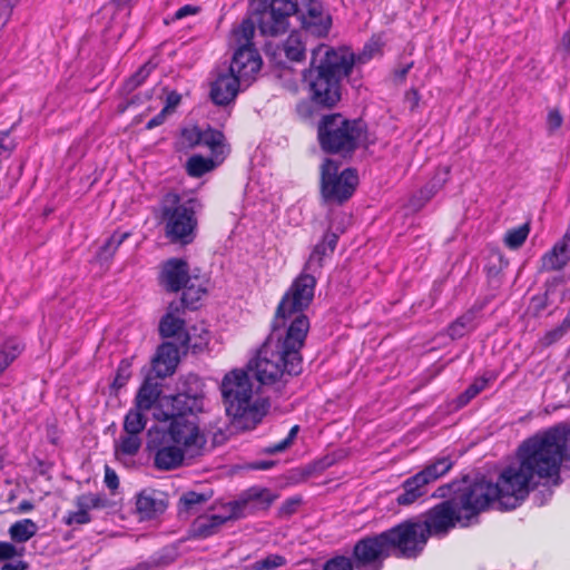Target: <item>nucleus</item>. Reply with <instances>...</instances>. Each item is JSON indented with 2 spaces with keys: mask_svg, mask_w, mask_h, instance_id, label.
<instances>
[{
  "mask_svg": "<svg viewBox=\"0 0 570 570\" xmlns=\"http://www.w3.org/2000/svg\"><path fill=\"white\" fill-rule=\"evenodd\" d=\"M105 483L110 490H116L119 485L118 475L109 466L105 469Z\"/></svg>",
  "mask_w": 570,
  "mask_h": 570,
  "instance_id": "obj_57",
  "label": "nucleus"
},
{
  "mask_svg": "<svg viewBox=\"0 0 570 570\" xmlns=\"http://www.w3.org/2000/svg\"><path fill=\"white\" fill-rule=\"evenodd\" d=\"M353 554L356 570H381L383 560L391 554V551L382 532L358 541L354 547Z\"/></svg>",
  "mask_w": 570,
  "mask_h": 570,
  "instance_id": "obj_13",
  "label": "nucleus"
},
{
  "mask_svg": "<svg viewBox=\"0 0 570 570\" xmlns=\"http://www.w3.org/2000/svg\"><path fill=\"white\" fill-rule=\"evenodd\" d=\"M154 69V66H151L149 62L145 63L142 67L139 68V70L128 80L127 87L129 89H134L138 86H140L146 78L150 75L151 70Z\"/></svg>",
  "mask_w": 570,
  "mask_h": 570,
  "instance_id": "obj_49",
  "label": "nucleus"
},
{
  "mask_svg": "<svg viewBox=\"0 0 570 570\" xmlns=\"http://www.w3.org/2000/svg\"><path fill=\"white\" fill-rule=\"evenodd\" d=\"M412 68V63H407L406 66L396 69L394 72L395 79L402 81L406 77L409 70Z\"/></svg>",
  "mask_w": 570,
  "mask_h": 570,
  "instance_id": "obj_62",
  "label": "nucleus"
},
{
  "mask_svg": "<svg viewBox=\"0 0 570 570\" xmlns=\"http://www.w3.org/2000/svg\"><path fill=\"white\" fill-rule=\"evenodd\" d=\"M402 489L403 492L396 499L400 505L412 504L428 493V484L423 482L417 473L406 479L402 484Z\"/></svg>",
  "mask_w": 570,
  "mask_h": 570,
  "instance_id": "obj_27",
  "label": "nucleus"
},
{
  "mask_svg": "<svg viewBox=\"0 0 570 570\" xmlns=\"http://www.w3.org/2000/svg\"><path fill=\"white\" fill-rule=\"evenodd\" d=\"M529 235L528 225L519 226L518 228L508 230L504 236V244L511 248L517 249L523 245Z\"/></svg>",
  "mask_w": 570,
  "mask_h": 570,
  "instance_id": "obj_39",
  "label": "nucleus"
},
{
  "mask_svg": "<svg viewBox=\"0 0 570 570\" xmlns=\"http://www.w3.org/2000/svg\"><path fill=\"white\" fill-rule=\"evenodd\" d=\"M203 399L198 395L178 393L173 396H164L159 403V412L155 414L158 421H171L177 417H196L200 411Z\"/></svg>",
  "mask_w": 570,
  "mask_h": 570,
  "instance_id": "obj_14",
  "label": "nucleus"
},
{
  "mask_svg": "<svg viewBox=\"0 0 570 570\" xmlns=\"http://www.w3.org/2000/svg\"><path fill=\"white\" fill-rule=\"evenodd\" d=\"M198 7H195V6H190V4H187V6H184L181 8H179L176 13H175V18L176 19H183L189 14H196L198 12Z\"/></svg>",
  "mask_w": 570,
  "mask_h": 570,
  "instance_id": "obj_59",
  "label": "nucleus"
},
{
  "mask_svg": "<svg viewBox=\"0 0 570 570\" xmlns=\"http://www.w3.org/2000/svg\"><path fill=\"white\" fill-rule=\"evenodd\" d=\"M323 570H353V562L347 557L337 556L327 560Z\"/></svg>",
  "mask_w": 570,
  "mask_h": 570,
  "instance_id": "obj_47",
  "label": "nucleus"
},
{
  "mask_svg": "<svg viewBox=\"0 0 570 570\" xmlns=\"http://www.w3.org/2000/svg\"><path fill=\"white\" fill-rule=\"evenodd\" d=\"M167 508L161 493L153 489H145L136 495V512L140 520L156 519Z\"/></svg>",
  "mask_w": 570,
  "mask_h": 570,
  "instance_id": "obj_22",
  "label": "nucleus"
},
{
  "mask_svg": "<svg viewBox=\"0 0 570 570\" xmlns=\"http://www.w3.org/2000/svg\"><path fill=\"white\" fill-rule=\"evenodd\" d=\"M144 410H140L135 406V409L129 410V412L125 416L124 421V431L125 433H136L140 434L147 424V417L145 415Z\"/></svg>",
  "mask_w": 570,
  "mask_h": 570,
  "instance_id": "obj_34",
  "label": "nucleus"
},
{
  "mask_svg": "<svg viewBox=\"0 0 570 570\" xmlns=\"http://www.w3.org/2000/svg\"><path fill=\"white\" fill-rule=\"evenodd\" d=\"M563 118L558 109H550L547 116V129L550 135L554 134L562 125Z\"/></svg>",
  "mask_w": 570,
  "mask_h": 570,
  "instance_id": "obj_53",
  "label": "nucleus"
},
{
  "mask_svg": "<svg viewBox=\"0 0 570 570\" xmlns=\"http://www.w3.org/2000/svg\"><path fill=\"white\" fill-rule=\"evenodd\" d=\"M273 60L277 65H283L285 61L302 62L306 58V42L304 35L299 31H293L286 38V40L277 46L276 49L271 53Z\"/></svg>",
  "mask_w": 570,
  "mask_h": 570,
  "instance_id": "obj_19",
  "label": "nucleus"
},
{
  "mask_svg": "<svg viewBox=\"0 0 570 570\" xmlns=\"http://www.w3.org/2000/svg\"><path fill=\"white\" fill-rule=\"evenodd\" d=\"M16 148L14 140L10 137L8 130L0 132V163L8 159Z\"/></svg>",
  "mask_w": 570,
  "mask_h": 570,
  "instance_id": "obj_46",
  "label": "nucleus"
},
{
  "mask_svg": "<svg viewBox=\"0 0 570 570\" xmlns=\"http://www.w3.org/2000/svg\"><path fill=\"white\" fill-rule=\"evenodd\" d=\"M569 326H566V324L562 322L560 326H558L554 330H551L544 335V344L551 345L554 342L559 341L569 330Z\"/></svg>",
  "mask_w": 570,
  "mask_h": 570,
  "instance_id": "obj_55",
  "label": "nucleus"
},
{
  "mask_svg": "<svg viewBox=\"0 0 570 570\" xmlns=\"http://www.w3.org/2000/svg\"><path fill=\"white\" fill-rule=\"evenodd\" d=\"M488 384V380L484 377H479L473 381V383L465 390L463 394L459 397L460 405H465L473 397H475L481 391L485 389Z\"/></svg>",
  "mask_w": 570,
  "mask_h": 570,
  "instance_id": "obj_42",
  "label": "nucleus"
},
{
  "mask_svg": "<svg viewBox=\"0 0 570 570\" xmlns=\"http://www.w3.org/2000/svg\"><path fill=\"white\" fill-rule=\"evenodd\" d=\"M159 390L156 384L145 381L136 396V407L149 411L159 397Z\"/></svg>",
  "mask_w": 570,
  "mask_h": 570,
  "instance_id": "obj_32",
  "label": "nucleus"
},
{
  "mask_svg": "<svg viewBox=\"0 0 570 570\" xmlns=\"http://www.w3.org/2000/svg\"><path fill=\"white\" fill-rule=\"evenodd\" d=\"M38 525L31 519H22L12 523L8 530L11 540L16 543H24L36 535Z\"/></svg>",
  "mask_w": 570,
  "mask_h": 570,
  "instance_id": "obj_31",
  "label": "nucleus"
},
{
  "mask_svg": "<svg viewBox=\"0 0 570 570\" xmlns=\"http://www.w3.org/2000/svg\"><path fill=\"white\" fill-rule=\"evenodd\" d=\"M340 163L326 158L321 165V194L325 202L342 204L354 193L358 177L355 170H340Z\"/></svg>",
  "mask_w": 570,
  "mask_h": 570,
  "instance_id": "obj_10",
  "label": "nucleus"
},
{
  "mask_svg": "<svg viewBox=\"0 0 570 570\" xmlns=\"http://www.w3.org/2000/svg\"><path fill=\"white\" fill-rule=\"evenodd\" d=\"M207 436L197 417H177L150 433L148 446L158 470H175L204 454Z\"/></svg>",
  "mask_w": 570,
  "mask_h": 570,
  "instance_id": "obj_4",
  "label": "nucleus"
},
{
  "mask_svg": "<svg viewBox=\"0 0 570 570\" xmlns=\"http://www.w3.org/2000/svg\"><path fill=\"white\" fill-rule=\"evenodd\" d=\"M19 1L17 0H0V26L4 27L10 20L13 9Z\"/></svg>",
  "mask_w": 570,
  "mask_h": 570,
  "instance_id": "obj_52",
  "label": "nucleus"
},
{
  "mask_svg": "<svg viewBox=\"0 0 570 570\" xmlns=\"http://www.w3.org/2000/svg\"><path fill=\"white\" fill-rule=\"evenodd\" d=\"M28 564L22 560L14 562H7L1 567V570H27Z\"/></svg>",
  "mask_w": 570,
  "mask_h": 570,
  "instance_id": "obj_61",
  "label": "nucleus"
},
{
  "mask_svg": "<svg viewBox=\"0 0 570 570\" xmlns=\"http://www.w3.org/2000/svg\"><path fill=\"white\" fill-rule=\"evenodd\" d=\"M160 281L168 291L178 292L191 282L187 263L178 258L169 259L164 265Z\"/></svg>",
  "mask_w": 570,
  "mask_h": 570,
  "instance_id": "obj_21",
  "label": "nucleus"
},
{
  "mask_svg": "<svg viewBox=\"0 0 570 570\" xmlns=\"http://www.w3.org/2000/svg\"><path fill=\"white\" fill-rule=\"evenodd\" d=\"M178 363V350L171 343H164L158 347L153 360L154 370L159 377L170 375Z\"/></svg>",
  "mask_w": 570,
  "mask_h": 570,
  "instance_id": "obj_24",
  "label": "nucleus"
},
{
  "mask_svg": "<svg viewBox=\"0 0 570 570\" xmlns=\"http://www.w3.org/2000/svg\"><path fill=\"white\" fill-rule=\"evenodd\" d=\"M24 548H17L13 543L0 541V561L22 557Z\"/></svg>",
  "mask_w": 570,
  "mask_h": 570,
  "instance_id": "obj_48",
  "label": "nucleus"
},
{
  "mask_svg": "<svg viewBox=\"0 0 570 570\" xmlns=\"http://www.w3.org/2000/svg\"><path fill=\"white\" fill-rule=\"evenodd\" d=\"M453 464L451 456H441L429 462L417 474L429 485L445 475Z\"/></svg>",
  "mask_w": 570,
  "mask_h": 570,
  "instance_id": "obj_28",
  "label": "nucleus"
},
{
  "mask_svg": "<svg viewBox=\"0 0 570 570\" xmlns=\"http://www.w3.org/2000/svg\"><path fill=\"white\" fill-rule=\"evenodd\" d=\"M301 501L302 500L299 498H291V499L286 500L279 508V514L282 517L292 515L293 513L296 512L298 505L301 504Z\"/></svg>",
  "mask_w": 570,
  "mask_h": 570,
  "instance_id": "obj_56",
  "label": "nucleus"
},
{
  "mask_svg": "<svg viewBox=\"0 0 570 570\" xmlns=\"http://www.w3.org/2000/svg\"><path fill=\"white\" fill-rule=\"evenodd\" d=\"M276 495L266 488H250L238 500L227 503V509L237 514V519L258 510H266Z\"/></svg>",
  "mask_w": 570,
  "mask_h": 570,
  "instance_id": "obj_16",
  "label": "nucleus"
},
{
  "mask_svg": "<svg viewBox=\"0 0 570 570\" xmlns=\"http://www.w3.org/2000/svg\"><path fill=\"white\" fill-rule=\"evenodd\" d=\"M298 429H299L298 425H294L289 430V432L285 439H283L282 441H279L273 445H269L268 448L265 449V452L269 453V454H274V453L283 452L286 449H288L293 444L294 440L296 439Z\"/></svg>",
  "mask_w": 570,
  "mask_h": 570,
  "instance_id": "obj_43",
  "label": "nucleus"
},
{
  "mask_svg": "<svg viewBox=\"0 0 570 570\" xmlns=\"http://www.w3.org/2000/svg\"><path fill=\"white\" fill-rule=\"evenodd\" d=\"M570 235L566 234L541 257V271H561L570 261Z\"/></svg>",
  "mask_w": 570,
  "mask_h": 570,
  "instance_id": "obj_23",
  "label": "nucleus"
},
{
  "mask_svg": "<svg viewBox=\"0 0 570 570\" xmlns=\"http://www.w3.org/2000/svg\"><path fill=\"white\" fill-rule=\"evenodd\" d=\"M450 169L444 167L439 169L431 181L422 188L417 195L411 199V207L413 209H420L426 202H429L439 190L443 188L449 179Z\"/></svg>",
  "mask_w": 570,
  "mask_h": 570,
  "instance_id": "obj_25",
  "label": "nucleus"
},
{
  "mask_svg": "<svg viewBox=\"0 0 570 570\" xmlns=\"http://www.w3.org/2000/svg\"><path fill=\"white\" fill-rule=\"evenodd\" d=\"M187 173L193 177H200L214 168V161L203 156H193L186 164Z\"/></svg>",
  "mask_w": 570,
  "mask_h": 570,
  "instance_id": "obj_37",
  "label": "nucleus"
},
{
  "mask_svg": "<svg viewBox=\"0 0 570 570\" xmlns=\"http://www.w3.org/2000/svg\"><path fill=\"white\" fill-rule=\"evenodd\" d=\"M244 81L228 68L219 71L210 86V98L219 106H226L235 100Z\"/></svg>",
  "mask_w": 570,
  "mask_h": 570,
  "instance_id": "obj_17",
  "label": "nucleus"
},
{
  "mask_svg": "<svg viewBox=\"0 0 570 570\" xmlns=\"http://www.w3.org/2000/svg\"><path fill=\"white\" fill-rule=\"evenodd\" d=\"M129 235L130 234L128 232L114 233L108 238V240L101 246L100 256H102L105 258L111 257L116 253L118 247L129 237Z\"/></svg>",
  "mask_w": 570,
  "mask_h": 570,
  "instance_id": "obj_40",
  "label": "nucleus"
},
{
  "mask_svg": "<svg viewBox=\"0 0 570 570\" xmlns=\"http://www.w3.org/2000/svg\"><path fill=\"white\" fill-rule=\"evenodd\" d=\"M141 446V439L139 434L126 433L120 436L116 450L125 455H135Z\"/></svg>",
  "mask_w": 570,
  "mask_h": 570,
  "instance_id": "obj_38",
  "label": "nucleus"
},
{
  "mask_svg": "<svg viewBox=\"0 0 570 570\" xmlns=\"http://www.w3.org/2000/svg\"><path fill=\"white\" fill-rule=\"evenodd\" d=\"M383 533L391 553L404 558L417 557L428 541L424 527L420 522H404Z\"/></svg>",
  "mask_w": 570,
  "mask_h": 570,
  "instance_id": "obj_12",
  "label": "nucleus"
},
{
  "mask_svg": "<svg viewBox=\"0 0 570 570\" xmlns=\"http://www.w3.org/2000/svg\"><path fill=\"white\" fill-rule=\"evenodd\" d=\"M224 136L220 131L214 130L212 128H207L205 130L202 129V145L207 146L210 149L215 150L219 148L223 144Z\"/></svg>",
  "mask_w": 570,
  "mask_h": 570,
  "instance_id": "obj_44",
  "label": "nucleus"
},
{
  "mask_svg": "<svg viewBox=\"0 0 570 570\" xmlns=\"http://www.w3.org/2000/svg\"><path fill=\"white\" fill-rule=\"evenodd\" d=\"M181 138L190 147L202 145V129L196 126L185 128Z\"/></svg>",
  "mask_w": 570,
  "mask_h": 570,
  "instance_id": "obj_51",
  "label": "nucleus"
},
{
  "mask_svg": "<svg viewBox=\"0 0 570 570\" xmlns=\"http://www.w3.org/2000/svg\"><path fill=\"white\" fill-rule=\"evenodd\" d=\"M183 309L178 303L171 302L168 306L167 313L163 316L159 323V333L164 337L178 336L184 332L185 322L180 318Z\"/></svg>",
  "mask_w": 570,
  "mask_h": 570,
  "instance_id": "obj_26",
  "label": "nucleus"
},
{
  "mask_svg": "<svg viewBox=\"0 0 570 570\" xmlns=\"http://www.w3.org/2000/svg\"><path fill=\"white\" fill-rule=\"evenodd\" d=\"M405 102L409 105L411 110L415 109L420 102V95L417 90L411 89L405 95Z\"/></svg>",
  "mask_w": 570,
  "mask_h": 570,
  "instance_id": "obj_58",
  "label": "nucleus"
},
{
  "mask_svg": "<svg viewBox=\"0 0 570 570\" xmlns=\"http://www.w3.org/2000/svg\"><path fill=\"white\" fill-rule=\"evenodd\" d=\"M254 35L255 22L248 18L235 26L229 36V45L235 48V52L228 69L244 83L254 80L263 65L262 57L252 42Z\"/></svg>",
  "mask_w": 570,
  "mask_h": 570,
  "instance_id": "obj_8",
  "label": "nucleus"
},
{
  "mask_svg": "<svg viewBox=\"0 0 570 570\" xmlns=\"http://www.w3.org/2000/svg\"><path fill=\"white\" fill-rule=\"evenodd\" d=\"M23 345L14 337L0 335V375L20 355Z\"/></svg>",
  "mask_w": 570,
  "mask_h": 570,
  "instance_id": "obj_30",
  "label": "nucleus"
},
{
  "mask_svg": "<svg viewBox=\"0 0 570 570\" xmlns=\"http://www.w3.org/2000/svg\"><path fill=\"white\" fill-rule=\"evenodd\" d=\"M328 252L330 250L326 248L325 243L317 244L309 255V258L305 265V269L315 272L317 268H320L322 266L323 257L326 256Z\"/></svg>",
  "mask_w": 570,
  "mask_h": 570,
  "instance_id": "obj_41",
  "label": "nucleus"
},
{
  "mask_svg": "<svg viewBox=\"0 0 570 570\" xmlns=\"http://www.w3.org/2000/svg\"><path fill=\"white\" fill-rule=\"evenodd\" d=\"M364 136L363 124L340 114L324 116L318 125V140L326 153L351 155Z\"/></svg>",
  "mask_w": 570,
  "mask_h": 570,
  "instance_id": "obj_7",
  "label": "nucleus"
},
{
  "mask_svg": "<svg viewBox=\"0 0 570 570\" xmlns=\"http://www.w3.org/2000/svg\"><path fill=\"white\" fill-rule=\"evenodd\" d=\"M453 464L451 456H441L429 462L417 474L429 485L445 475Z\"/></svg>",
  "mask_w": 570,
  "mask_h": 570,
  "instance_id": "obj_29",
  "label": "nucleus"
},
{
  "mask_svg": "<svg viewBox=\"0 0 570 570\" xmlns=\"http://www.w3.org/2000/svg\"><path fill=\"white\" fill-rule=\"evenodd\" d=\"M286 564V559L279 554H271L259 561L261 569H275Z\"/></svg>",
  "mask_w": 570,
  "mask_h": 570,
  "instance_id": "obj_54",
  "label": "nucleus"
},
{
  "mask_svg": "<svg viewBox=\"0 0 570 570\" xmlns=\"http://www.w3.org/2000/svg\"><path fill=\"white\" fill-rule=\"evenodd\" d=\"M32 509H33V504L28 500L21 501L19 503V505L17 507V511L19 513H27V512H30Z\"/></svg>",
  "mask_w": 570,
  "mask_h": 570,
  "instance_id": "obj_63",
  "label": "nucleus"
},
{
  "mask_svg": "<svg viewBox=\"0 0 570 570\" xmlns=\"http://www.w3.org/2000/svg\"><path fill=\"white\" fill-rule=\"evenodd\" d=\"M194 198L181 199L177 194H167L160 205V218L165 225V235L174 243L189 244L194 240L197 228Z\"/></svg>",
  "mask_w": 570,
  "mask_h": 570,
  "instance_id": "obj_6",
  "label": "nucleus"
},
{
  "mask_svg": "<svg viewBox=\"0 0 570 570\" xmlns=\"http://www.w3.org/2000/svg\"><path fill=\"white\" fill-rule=\"evenodd\" d=\"M130 367H131V362L127 358L122 360L119 363L117 374H116V377L112 383L114 387L120 389L128 382V380L131 375Z\"/></svg>",
  "mask_w": 570,
  "mask_h": 570,
  "instance_id": "obj_45",
  "label": "nucleus"
},
{
  "mask_svg": "<svg viewBox=\"0 0 570 570\" xmlns=\"http://www.w3.org/2000/svg\"><path fill=\"white\" fill-rule=\"evenodd\" d=\"M316 279L313 275L303 273L291 285L279 302L273 325L284 331L291 327L298 318H304L309 330V321L303 311L314 298Z\"/></svg>",
  "mask_w": 570,
  "mask_h": 570,
  "instance_id": "obj_9",
  "label": "nucleus"
},
{
  "mask_svg": "<svg viewBox=\"0 0 570 570\" xmlns=\"http://www.w3.org/2000/svg\"><path fill=\"white\" fill-rule=\"evenodd\" d=\"M205 501H207V497L205 494L189 491L180 498L179 503L186 510H189V509H193L195 505L200 504Z\"/></svg>",
  "mask_w": 570,
  "mask_h": 570,
  "instance_id": "obj_50",
  "label": "nucleus"
},
{
  "mask_svg": "<svg viewBox=\"0 0 570 570\" xmlns=\"http://www.w3.org/2000/svg\"><path fill=\"white\" fill-rule=\"evenodd\" d=\"M209 342V332L204 327H193L184 335L181 342L184 347L191 348L194 352L203 351Z\"/></svg>",
  "mask_w": 570,
  "mask_h": 570,
  "instance_id": "obj_33",
  "label": "nucleus"
},
{
  "mask_svg": "<svg viewBox=\"0 0 570 570\" xmlns=\"http://www.w3.org/2000/svg\"><path fill=\"white\" fill-rule=\"evenodd\" d=\"M219 392L225 412L238 430L254 429L269 406L244 368L227 372L219 383Z\"/></svg>",
  "mask_w": 570,
  "mask_h": 570,
  "instance_id": "obj_5",
  "label": "nucleus"
},
{
  "mask_svg": "<svg viewBox=\"0 0 570 570\" xmlns=\"http://www.w3.org/2000/svg\"><path fill=\"white\" fill-rule=\"evenodd\" d=\"M235 519H237V514L227 509V504H225L222 513L205 514L196 518L191 524L193 535L197 538H208L217 533L224 523Z\"/></svg>",
  "mask_w": 570,
  "mask_h": 570,
  "instance_id": "obj_20",
  "label": "nucleus"
},
{
  "mask_svg": "<svg viewBox=\"0 0 570 570\" xmlns=\"http://www.w3.org/2000/svg\"><path fill=\"white\" fill-rule=\"evenodd\" d=\"M474 327V314L468 312L458 317L448 328L452 338H460Z\"/></svg>",
  "mask_w": 570,
  "mask_h": 570,
  "instance_id": "obj_36",
  "label": "nucleus"
},
{
  "mask_svg": "<svg viewBox=\"0 0 570 570\" xmlns=\"http://www.w3.org/2000/svg\"><path fill=\"white\" fill-rule=\"evenodd\" d=\"M183 295L178 303L179 307L184 311L185 308L195 309L198 301L205 294V289L200 286H196L194 283H188L183 286Z\"/></svg>",
  "mask_w": 570,
  "mask_h": 570,
  "instance_id": "obj_35",
  "label": "nucleus"
},
{
  "mask_svg": "<svg viewBox=\"0 0 570 570\" xmlns=\"http://www.w3.org/2000/svg\"><path fill=\"white\" fill-rule=\"evenodd\" d=\"M76 511H70L63 517L67 525H81L91 521L89 512L94 509L106 507V499L97 493H83L76 498Z\"/></svg>",
  "mask_w": 570,
  "mask_h": 570,
  "instance_id": "obj_18",
  "label": "nucleus"
},
{
  "mask_svg": "<svg viewBox=\"0 0 570 570\" xmlns=\"http://www.w3.org/2000/svg\"><path fill=\"white\" fill-rule=\"evenodd\" d=\"M257 26L263 36L285 33L292 16L298 12L297 0H257Z\"/></svg>",
  "mask_w": 570,
  "mask_h": 570,
  "instance_id": "obj_11",
  "label": "nucleus"
},
{
  "mask_svg": "<svg viewBox=\"0 0 570 570\" xmlns=\"http://www.w3.org/2000/svg\"><path fill=\"white\" fill-rule=\"evenodd\" d=\"M570 450V433L564 426H554L525 440L518 449L517 459L504 468L495 483L479 480L470 485L456 483L440 487L433 494L445 498L453 488V497L432 508L423 522L426 537L444 535L456 523L468 527L491 503L499 509L519 507L530 491L542 480L559 478L560 465Z\"/></svg>",
  "mask_w": 570,
  "mask_h": 570,
  "instance_id": "obj_1",
  "label": "nucleus"
},
{
  "mask_svg": "<svg viewBox=\"0 0 570 570\" xmlns=\"http://www.w3.org/2000/svg\"><path fill=\"white\" fill-rule=\"evenodd\" d=\"M380 51V43L371 41L365 45L357 59L346 48H332L318 45L312 50L309 68L304 71L312 100L321 106L333 107L341 99L340 82L348 76L357 61L365 63Z\"/></svg>",
  "mask_w": 570,
  "mask_h": 570,
  "instance_id": "obj_2",
  "label": "nucleus"
},
{
  "mask_svg": "<svg viewBox=\"0 0 570 570\" xmlns=\"http://www.w3.org/2000/svg\"><path fill=\"white\" fill-rule=\"evenodd\" d=\"M299 20L303 29L316 37L327 36L332 18L325 12L322 3L317 0H307L298 8Z\"/></svg>",
  "mask_w": 570,
  "mask_h": 570,
  "instance_id": "obj_15",
  "label": "nucleus"
},
{
  "mask_svg": "<svg viewBox=\"0 0 570 570\" xmlns=\"http://www.w3.org/2000/svg\"><path fill=\"white\" fill-rule=\"evenodd\" d=\"M561 46L564 48L566 51L570 52V30L563 35Z\"/></svg>",
  "mask_w": 570,
  "mask_h": 570,
  "instance_id": "obj_64",
  "label": "nucleus"
},
{
  "mask_svg": "<svg viewBox=\"0 0 570 570\" xmlns=\"http://www.w3.org/2000/svg\"><path fill=\"white\" fill-rule=\"evenodd\" d=\"M307 335V323L298 318L286 331L276 328L267 337L255 358L248 363V368L257 381L263 384H274L286 375L301 372V348Z\"/></svg>",
  "mask_w": 570,
  "mask_h": 570,
  "instance_id": "obj_3",
  "label": "nucleus"
},
{
  "mask_svg": "<svg viewBox=\"0 0 570 570\" xmlns=\"http://www.w3.org/2000/svg\"><path fill=\"white\" fill-rule=\"evenodd\" d=\"M167 107L164 108L158 115L153 117L146 125L147 129H153L159 125H161L166 118Z\"/></svg>",
  "mask_w": 570,
  "mask_h": 570,
  "instance_id": "obj_60",
  "label": "nucleus"
}]
</instances>
